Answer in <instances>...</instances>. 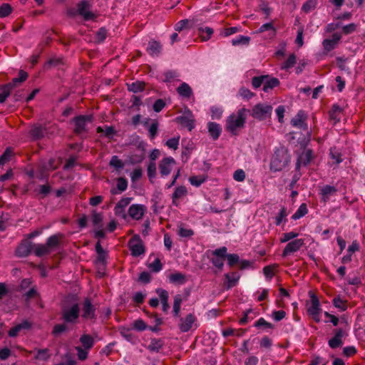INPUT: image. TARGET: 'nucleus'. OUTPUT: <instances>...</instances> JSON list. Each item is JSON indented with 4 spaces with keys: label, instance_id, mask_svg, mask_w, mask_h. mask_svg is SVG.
Masks as SVG:
<instances>
[{
    "label": "nucleus",
    "instance_id": "f257e3e1",
    "mask_svg": "<svg viewBox=\"0 0 365 365\" xmlns=\"http://www.w3.org/2000/svg\"><path fill=\"white\" fill-rule=\"evenodd\" d=\"M250 110L242 108L236 113L231 114L226 120V129L232 135H237L238 130L245 126Z\"/></svg>",
    "mask_w": 365,
    "mask_h": 365
},
{
    "label": "nucleus",
    "instance_id": "f03ea898",
    "mask_svg": "<svg viewBox=\"0 0 365 365\" xmlns=\"http://www.w3.org/2000/svg\"><path fill=\"white\" fill-rule=\"evenodd\" d=\"M289 155L287 149L280 147L275 150L270 163V169L274 172L283 170L289 162Z\"/></svg>",
    "mask_w": 365,
    "mask_h": 365
},
{
    "label": "nucleus",
    "instance_id": "7ed1b4c3",
    "mask_svg": "<svg viewBox=\"0 0 365 365\" xmlns=\"http://www.w3.org/2000/svg\"><path fill=\"white\" fill-rule=\"evenodd\" d=\"M80 316V307L77 302L64 304L61 309V318L65 323L74 324Z\"/></svg>",
    "mask_w": 365,
    "mask_h": 365
},
{
    "label": "nucleus",
    "instance_id": "20e7f679",
    "mask_svg": "<svg viewBox=\"0 0 365 365\" xmlns=\"http://www.w3.org/2000/svg\"><path fill=\"white\" fill-rule=\"evenodd\" d=\"M272 111V107L269 104L258 103L255 105L252 110H250V115L259 120H265L270 117Z\"/></svg>",
    "mask_w": 365,
    "mask_h": 365
},
{
    "label": "nucleus",
    "instance_id": "39448f33",
    "mask_svg": "<svg viewBox=\"0 0 365 365\" xmlns=\"http://www.w3.org/2000/svg\"><path fill=\"white\" fill-rule=\"evenodd\" d=\"M93 120L92 115H79L76 117L73 121L74 123V131L77 134H81L87 131V125Z\"/></svg>",
    "mask_w": 365,
    "mask_h": 365
},
{
    "label": "nucleus",
    "instance_id": "423d86ee",
    "mask_svg": "<svg viewBox=\"0 0 365 365\" xmlns=\"http://www.w3.org/2000/svg\"><path fill=\"white\" fill-rule=\"evenodd\" d=\"M81 317L85 320L96 319V307L89 298H86L83 302Z\"/></svg>",
    "mask_w": 365,
    "mask_h": 365
},
{
    "label": "nucleus",
    "instance_id": "0eeeda50",
    "mask_svg": "<svg viewBox=\"0 0 365 365\" xmlns=\"http://www.w3.org/2000/svg\"><path fill=\"white\" fill-rule=\"evenodd\" d=\"M128 246L134 257H138L145 252L143 243L138 236L132 237L128 242Z\"/></svg>",
    "mask_w": 365,
    "mask_h": 365
},
{
    "label": "nucleus",
    "instance_id": "6e6552de",
    "mask_svg": "<svg viewBox=\"0 0 365 365\" xmlns=\"http://www.w3.org/2000/svg\"><path fill=\"white\" fill-rule=\"evenodd\" d=\"M77 13L86 21L93 20L96 18L95 14L91 11L90 4L86 1H83L78 4Z\"/></svg>",
    "mask_w": 365,
    "mask_h": 365
},
{
    "label": "nucleus",
    "instance_id": "1a4fd4ad",
    "mask_svg": "<svg viewBox=\"0 0 365 365\" xmlns=\"http://www.w3.org/2000/svg\"><path fill=\"white\" fill-rule=\"evenodd\" d=\"M304 245V240L303 239H296L288 242L282 252V257H288L299 251Z\"/></svg>",
    "mask_w": 365,
    "mask_h": 365
},
{
    "label": "nucleus",
    "instance_id": "9d476101",
    "mask_svg": "<svg viewBox=\"0 0 365 365\" xmlns=\"http://www.w3.org/2000/svg\"><path fill=\"white\" fill-rule=\"evenodd\" d=\"M147 210L146 207L141 204H133L128 208L129 216L135 220L142 219Z\"/></svg>",
    "mask_w": 365,
    "mask_h": 365
},
{
    "label": "nucleus",
    "instance_id": "9b49d317",
    "mask_svg": "<svg viewBox=\"0 0 365 365\" xmlns=\"http://www.w3.org/2000/svg\"><path fill=\"white\" fill-rule=\"evenodd\" d=\"M175 160L172 157L163 158L159 163V170L163 177L168 176L175 165Z\"/></svg>",
    "mask_w": 365,
    "mask_h": 365
},
{
    "label": "nucleus",
    "instance_id": "f8f14e48",
    "mask_svg": "<svg viewBox=\"0 0 365 365\" xmlns=\"http://www.w3.org/2000/svg\"><path fill=\"white\" fill-rule=\"evenodd\" d=\"M307 312L309 314L311 315L317 322H319L320 321L319 313L321 312V308L319 301L317 297H312L311 304L307 308Z\"/></svg>",
    "mask_w": 365,
    "mask_h": 365
},
{
    "label": "nucleus",
    "instance_id": "ddd939ff",
    "mask_svg": "<svg viewBox=\"0 0 365 365\" xmlns=\"http://www.w3.org/2000/svg\"><path fill=\"white\" fill-rule=\"evenodd\" d=\"M132 200V197H123L120 199L114 207L115 215L125 219L126 214L125 212V208L130 204Z\"/></svg>",
    "mask_w": 365,
    "mask_h": 365
},
{
    "label": "nucleus",
    "instance_id": "4468645a",
    "mask_svg": "<svg viewBox=\"0 0 365 365\" xmlns=\"http://www.w3.org/2000/svg\"><path fill=\"white\" fill-rule=\"evenodd\" d=\"M307 119V115L302 110H299L297 115L291 120V125L293 127L306 130L307 128L305 120Z\"/></svg>",
    "mask_w": 365,
    "mask_h": 365
},
{
    "label": "nucleus",
    "instance_id": "2eb2a0df",
    "mask_svg": "<svg viewBox=\"0 0 365 365\" xmlns=\"http://www.w3.org/2000/svg\"><path fill=\"white\" fill-rule=\"evenodd\" d=\"M34 249V244L29 241H23L16 248V255L20 257H27Z\"/></svg>",
    "mask_w": 365,
    "mask_h": 365
},
{
    "label": "nucleus",
    "instance_id": "dca6fc26",
    "mask_svg": "<svg viewBox=\"0 0 365 365\" xmlns=\"http://www.w3.org/2000/svg\"><path fill=\"white\" fill-rule=\"evenodd\" d=\"M195 322V316L192 314H189L185 317L180 319L179 328L181 330V331L187 332L192 328Z\"/></svg>",
    "mask_w": 365,
    "mask_h": 365
},
{
    "label": "nucleus",
    "instance_id": "f3484780",
    "mask_svg": "<svg viewBox=\"0 0 365 365\" xmlns=\"http://www.w3.org/2000/svg\"><path fill=\"white\" fill-rule=\"evenodd\" d=\"M341 36L339 34L335 33L331 38H326L323 41L322 45L326 51H330L336 48Z\"/></svg>",
    "mask_w": 365,
    "mask_h": 365
},
{
    "label": "nucleus",
    "instance_id": "a211bd4d",
    "mask_svg": "<svg viewBox=\"0 0 365 365\" xmlns=\"http://www.w3.org/2000/svg\"><path fill=\"white\" fill-rule=\"evenodd\" d=\"M177 120L182 125L187 127L189 130H192V129L194 128V119L192 118L191 111L189 110H186L183 115L178 117Z\"/></svg>",
    "mask_w": 365,
    "mask_h": 365
},
{
    "label": "nucleus",
    "instance_id": "6ab92c4d",
    "mask_svg": "<svg viewBox=\"0 0 365 365\" xmlns=\"http://www.w3.org/2000/svg\"><path fill=\"white\" fill-rule=\"evenodd\" d=\"M314 157L313 151L310 149L304 150L302 154L298 157L297 163V168L299 169L300 165L304 166L309 164Z\"/></svg>",
    "mask_w": 365,
    "mask_h": 365
},
{
    "label": "nucleus",
    "instance_id": "aec40b11",
    "mask_svg": "<svg viewBox=\"0 0 365 365\" xmlns=\"http://www.w3.org/2000/svg\"><path fill=\"white\" fill-rule=\"evenodd\" d=\"M344 335L345 332L342 329H337L335 332L334 336L329 340V346L331 349H336L341 346L343 344L342 338Z\"/></svg>",
    "mask_w": 365,
    "mask_h": 365
},
{
    "label": "nucleus",
    "instance_id": "412c9836",
    "mask_svg": "<svg viewBox=\"0 0 365 365\" xmlns=\"http://www.w3.org/2000/svg\"><path fill=\"white\" fill-rule=\"evenodd\" d=\"M156 293L158 294L160 297L163 311L165 313L168 312V311L170 309V305L168 304V292L163 289H158L156 290Z\"/></svg>",
    "mask_w": 365,
    "mask_h": 365
},
{
    "label": "nucleus",
    "instance_id": "4be33fe9",
    "mask_svg": "<svg viewBox=\"0 0 365 365\" xmlns=\"http://www.w3.org/2000/svg\"><path fill=\"white\" fill-rule=\"evenodd\" d=\"M29 133L33 140H38L44 136L46 133V128L41 125H34L31 127Z\"/></svg>",
    "mask_w": 365,
    "mask_h": 365
},
{
    "label": "nucleus",
    "instance_id": "5701e85b",
    "mask_svg": "<svg viewBox=\"0 0 365 365\" xmlns=\"http://www.w3.org/2000/svg\"><path fill=\"white\" fill-rule=\"evenodd\" d=\"M187 194V188L185 186H178L175 188L172 195L173 205L178 206V200L186 196Z\"/></svg>",
    "mask_w": 365,
    "mask_h": 365
},
{
    "label": "nucleus",
    "instance_id": "b1692460",
    "mask_svg": "<svg viewBox=\"0 0 365 365\" xmlns=\"http://www.w3.org/2000/svg\"><path fill=\"white\" fill-rule=\"evenodd\" d=\"M19 77L13 78L12 81L5 84L11 91L16 88L18 85L21 84L27 79L28 74L24 71H20Z\"/></svg>",
    "mask_w": 365,
    "mask_h": 365
},
{
    "label": "nucleus",
    "instance_id": "393cba45",
    "mask_svg": "<svg viewBox=\"0 0 365 365\" xmlns=\"http://www.w3.org/2000/svg\"><path fill=\"white\" fill-rule=\"evenodd\" d=\"M207 129L210 136L214 140L220 137L222 132L220 125L214 122H209L207 123Z\"/></svg>",
    "mask_w": 365,
    "mask_h": 365
},
{
    "label": "nucleus",
    "instance_id": "a878e982",
    "mask_svg": "<svg viewBox=\"0 0 365 365\" xmlns=\"http://www.w3.org/2000/svg\"><path fill=\"white\" fill-rule=\"evenodd\" d=\"M337 190L334 186L325 185L320 190V195H322V200L324 202L329 200L331 195L335 194Z\"/></svg>",
    "mask_w": 365,
    "mask_h": 365
},
{
    "label": "nucleus",
    "instance_id": "bb28decb",
    "mask_svg": "<svg viewBox=\"0 0 365 365\" xmlns=\"http://www.w3.org/2000/svg\"><path fill=\"white\" fill-rule=\"evenodd\" d=\"M162 50L161 44L156 41H149L147 47V51L150 56H158Z\"/></svg>",
    "mask_w": 365,
    "mask_h": 365
},
{
    "label": "nucleus",
    "instance_id": "cd10ccee",
    "mask_svg": "<svg viewBox=\"0 0 365 365\" xmlns=\"http://www.w3.org/2000/svg\"><path fill=\"white\" fill-rule=\"evenodd\" d=\"M267 31V38H273L276 36V29L272 23H266L262 24L257 31V33H263Z\"/></svg>",
    "mask_w": 365,
    "mask_h": 365
},
{
    "label": "nucleus",
    "instance_id": "c85d7f7f",
    "mask_svg": "<svg viewBox=\"0 0 365 365\" xmlns=\"http://www.w3.org/2000/svg\"><path fill=\"white\" fill-rule=\"evenodd\" d=\"M169 282L175 284H183L186 282L185 275L181 272H176L168 276Z\"/></svg>",
    "mask_w": 365,
    "mask_h": 365
},
{
    "label": "nucleus",
    "instance_id": "c756f323",
    "mask_svg": "<svg viewBox=\"0 0 365 365\" xmlns=\"http://www.w3.org/2000/svg\"><path fill=\"white\" fill-rule=\"evenodd\" d=\"M33 252L36 256L39 257L51 253L46 244H34Z\"/></svg>",
    "mask_w": 365,
    "mask_h": 365
},
{
    "label": "nucleus",
    "instance_id": "7c9ffc66",
    "mask_svg": "<svg viewBox=\"0 0 365 365\" xmlns=\"http://www.w3.org/2000/svg\"><path fill=\"white\" fill-rule=\"evenodd\" d=\"M240 275L237 272H232V273H227L225 274V278L227 279V285L226 288L227 289H229L233 287H235L239 279H240Z\"/></svg>",
    "mask_w": 365,
    "mask_h": 365
},
{
    "label": "nucleus",
    "instance_id": "2f4dec72",
    "mask_svg": "<svg viewBox=\"0 0 365 365\" xmlns=\"http://www.w3.org/2000/svg\"><path fill=\"white\" fill-rule=\"evenodd\" d=\"M30 327V324L27 321H24L22 323L19 324L11 328L9 331V336L11 337H15L18 335V334L22 330V329H27Z\"/></svg>",
    "mask_w": 365,
    "mask_h": 365
},
{
    "label": "nucleus",
    "instance_id": "473e14b6",
    "mask_svg": "<svg viewBox=\"0 0 365 365\" xmlns=\"http://www.w3.org/2000/svg\"><path fill=\"white\" fill-rule=\"evenodd\" d=\"M163 344L164 342L162 339L152 338L149 345H148L146 348L151 352H158L163 347Z\"/></svg>",
    "mask_w": 365,
    "mask_h": 365
},
{
    "label": "nucleus",
    "instance_id": "72a5a7b5",
    "mask_svg": "<svg viewBox=\"0 0 365 365\" xmlns=\"http://www.w3.org/2000/svg\"><path fill=\"white\" fill-rule=\"evenodd\" d=\"M177 91L180 96L185 98H190L192 95V91L190 86L186 83H182L178 88Z\"/></svg>",
    "mask_w": 365,
    "mask_h": 365
},
{
    "label": "nucleus",
    "instance_id": "f704fd0d",
    "mask_svg": "<svg viewBox=\"0 0 365 365\" xmlns=\"http://www.w3.org/2000/svg\"><path fill=\"white\" fill-rule=\"evenodd\" d=\"M85 349H91L94 345V339L89 334H83L79 339Z\"/></svg>",
    "mask_w": 365,
    "mask_h": 365
},
{
    "label": "nucleus",
    "instance_id": "c9c22d12",
    "mask_svg": "<svg viewBox=\"0 0 365 365\" xmlns=\"http://www.w3.org/2000/svg\"><path fill=\"white\" fill-rule=\"evenodd\" d=\"M279 85V81L277 78H267L264 80L263 91L264 92H269L270 90L278 86Z\"/></svg>",
    "mask_w": 365,
    "mask_h": 365
},
{
    "label": "nucleus",
    "instance_id": "e433bc0d",
    "mask_svg": "<svg viewBox=\"0 0 365 365\" xmlns=\"http://www.w3.org/2000/svg\"><path fill=\"white\" fill-rule=\"evenodd\" d=\"M182 302V299L180 294H176L174 297L173 313L175 317H178L180 316Z\"/></svg>",
    "mask_w": 365,
    "mask_h": 365
},
{
    "label": "nucleus",
    "instance_id": "4c0bfd02",
    "mask_svg": "<svg viewBox=\"0 0 365 365\" xmlns=\"http://www.w3.org/2000/svg\"><path fill=\"white\" fill-rule=\"evenodd\" d=\"M194 231L190 228L185 227L182 225H180L178 229V235L182 238L190 239L194 235Z\"/></svg>",
    "mask_w": 365,
    "mask_h": 365
},
{
    "label": "nucleus",
    "instance_id": "58836bf2",
    "mask_svg": "<svg viewBox=\"0 0 365 365\" xmlns=\"http://www.w3.org/2000/svg\"><path fill=\"white\" fill-rule=\"evenodd\" d=\"M46 247L49 249L51 252L53 251L59 245V237L58 235L50 236L46 242Z\"/></svg>",
    "mask_w": 365,
    "mask_h": 365
},
{
    "label": "nucleus",
    "instance_id": "ea45409f",
    "mask_svg": "<svg viewBox=\"0 0 365 365\" xmlns=\"http://www.w3.org/2000/svg\"><path fill=\"white\" fill-rule=\"evenodd\" d=\"M128 91L133 93L141 92L145 88V83L142 81H135L131 83L127 84Z\"/></svg>",
    "mask_w": 365,
    "mask_h": 365
},
{
    "label": "nucleus",
    "instance_id": "a19ab883",
    "mask_svg": "<svg viewBox=\"0 0 365 365\" xmlns=\"http://www.w3.org/2000/svg\"><path fill=\"white\" fill-rule=\"evenodd\" d=\"M120 334L125 339L129 342L135 343L136 341L135 336L130 332L129 329L125 327H120Z\"/></svg>",
    "mask_w": 365,
    "mask_h": 365
},
{
    "label": "nucleus",
    "instance_id": "79ce46f5",
    "mask_svg": "<svg viewBox=\"0 0 365 365\" xmlns=\"http://www.w3.org/2000/svg\"><path fill=\"white\" fill-rule=\"evenodd\" d=\"M250 41V38L249 36L240 35L232 40V44L233 46L248 45Z\"/></svg>",
    "mask_w": 365,
    "mask_h": 365
},
{
    "label": "nucleus",
    "instance_id": "37998d69",
    "mask_svg": "<svg viewBox=\"0 0 365 365\" xmlns=\"http://www.w3.org/2000/svg\"><path fill=\"white\" fill-rule=\"evenodd\" d=\"M308 212V209L307 205L305 203H302L295 213L292 215V218L293 220H298L302 217H304Z\"/></svg>",
    "mask_w": 365,
    "mask_h": 365
},
{
    "label": "nucleus",
    "instance_id": "c03bdc74",
    "mask_svg": "<svg viewBox=\"0 0 365 365\" xmlns=\"http://www.w3.org/2000/svg\"><path fill=\"white\" fill-rule=\"evenodd\" d=\"M297 63V58L295 54L292 53L289 56L288 58L284 63L282 65L281 68L284 70H287L292 68Z\"/></svg>",
    "mask_w": 365,
    "mask_h": 365
},
{
    "label": "nucleus",
    "instance_id": "a18cd8bd",
    "mask_svg": "<svg viewBox=\"0 0 365 365\" xmlns=\"http://www.w3.org/2000/svg\"><path fill=\"white\" fill-rule=\"evenodd\" d=\"M103 215L100 212H97L96 211L93 212L91 220L93 225L98 228L102 227V222H103Z\"/></svg>",
    "mask_w": 365,
    "mask_h": 365
},
{
    "label": "nucleus",
    "instance_id": "49530a36",
    "mask_svg": "<svg viewBox=\"0 0 365 365\" xmlns=\"http://www.w3.org/2000/svg\"><path fill=\"white\" fill-rule=\"evenodd\" d=\"M317 5V0H307L302 7V10L305 13H309L315 9Z\"/></svg>",
    "mask_w": 365,
    "mask_h": 365
},
{
    "label": "nucleus",
    "instance_id": "de8ad7c7",
    "mask_svg": "<svg viewBox=\"0 0 365 365\" xmlns=\"http://www.w3.org/2000/svg\"><path fill=\"white\" fill-rule=\"evenodd\" d=\"M51 356L48 349H38L35 358L40 361H47Z\"/></svg>",
    "mask_w": 365,
    "mask_h": 365
},
{
    "label": "nucleus",
    "instance_id": "09e8293b",
    "mask_svg": "<svg viewBox=\"0 0 365 365\" xmlns=\"http://www.w3.org/2000/svg\"><path fill=\"white\" fill-rule=\"evenodd\" d=\"M213 34V30L210 27L200 28L199 29V34L203 41L208 40L212 34Z\"/></svg>",
    "mask_w": 365,
    "mask_h": 365
},
{
    "label": "nucleus",
    "instance_id": "8fccbe9b",
    "mask_svg": "<svg viewBox=\"0 0 365 365\" xmlns=\"http://www.w3.org/2000/svg\"><path fill=\"white\" fill-rule=\"evenodd\" d=\"M287 215V209L284 207H282L279 213L275 217V224L277 225H279L282 222H285Z\"/></svg>",
    "mask_w": 365,
    "mask_h": 365
},
{
    "label": "nucleus",
    "instance_id": "3c124183",
    "mask_svg": "<svg viewBox=\"0 0 365 365\" xmlns=\"http://www.w3.org/2000/svg\"><path fill=\"white\" fill-rule=\"evenodd\" d=\"M341 113V108L339 106H336V105H334L331 109V110H330L329 112V117L331 119L335 120V121H339V119H340V114Z\"/></svg>",
    "mask_w": 365,
    "mask_h": 365
},
{
    "label": "nucleus",
    "instance_id": "603ef678",
    "mask_svg": "<svg viewBox=\"0 0 365 365\" xmlns=\"http://www.w3.org/2000/svg\"><path fill=\"white\" fill-rule=\"evenodd\" d=\"M13 151L11 148H7L0 157V167L9 162L12 156Z\"/></svg>",
    "mask_w": 365,
    "mask_h": 365
},
{
    "label": "nucleus",
    "instance_id": "864d4df0",
    "mask_svg": "<svg viewBox=\"0 0 365 365\" xmlns=\"http://www.w3.org/2000/svg\"><path fill=\"white\" fill-rule=\"evenodd\" d=\"M110 165L116 170H120L124 167V163L118 156L114 155L110 159Z\"/></svg>",
    "mask_w": 365,
    "mask_h": 365
},
{
    "label": "nucleus",
    "instance_id": "5fc2aeb1",
    "mask_svg": "<svg viewBox=\"0 0 365 365\" xmlns=\"http://www.w3.org/2000/svg\"><path fill=\"white\" fill-rule=\"evenodd\" d=\"M148 267L151 271L158 272L163 269V264L160 259L156 258L153 262L149 264Z\"/></svg>",
    "mask_w": 365,
    "mask_h": 365
},
{
    "label": "nucleus",
    "instance_id": "6e6d98bb",
    "mask_svg": "<svg viewBox=\"0 0 365 365\" xmlns=\"http://www.w3.org/2000/svg\"><path fill=\"white\" fill-rule=\"evenodd\" d=\"M267 78V76H255L252 80V85L254 88H259L264 85V80Z\"/></svg>",
    "mask_w": 365,
    "mask_h": 365
},
{
    "label": "nucleus",
    "instance_id": "4d7b16f0",
    "mask_svg": "<svg viewBox=\"0 0 365 365\" xmlns=\"http://www.w3.org/2000/svg\"><path fill=\"white\" fill-rule=\"evenodd\" d=\"M147 327L145 322L141 319H136L133 323V328L139 331L145 330Z\"/></svg>",
    "mask_w": 365,
    "mask_h": 365
},
{
    "label": "nucleus",
    "instance_id": "13d9d810",
    "mask_svg": "<svg viewBox=\"0 0 365 365\" xmlns=\"http://www.w3.org/2000/svg\"><path fill=\"white\" fill-rule=\"evenodd\" d=\"M11 90L6 86L0 88V103H4L11 93Z\"/></svg>",
    "mask_w": 365,
    "mask_h": 365
},
{
    "label": "nucleus",
    "instance_id": "bf43d9fd",
    "mask_svg": "<svg viewBox=\"0 0 365 365\" xmlns=\"http://www.w3.org/2000/svg\"><path fill=\"white\" fill-rule=\"evenodd\" d=\"M298 235H299V233L293 232V231L287 232V233H284V234H282V236L280 238V242L284 243V242H289V240L298 237Z\"/></svg>",
    "mask_w": 365,
    "mask_h": 365
},
{
    "label": "nucleus",
    "instance_id": "052dcab7",
    "mask_svg": "<svg viewBox=\"0 0 365 365\" xmlns=\"http://www.w3.org/2000/svg\"><path fill=\"white\" fill-rule=\"evenodd\" d=\"M331 158L334 160L336 164H339L342 162V158L341 153L336 150L335 148H331L329 153Z\"/></svg>",
    "mask_w": 365,
    "mask_h": 365
},
{
    "label": "nucleus",
    "instance_id": "680f3d73",
    "mask_svg": "<svg viewBox=\"0 0 365 365\" xmlns=\"http://www.w3.org/2000/svg\"><path fill=\"white\" fill-rule=\"evenodd\" d=\"M76 350L77 351V356L79 360L84 361L87 359L89 349H83L81 346H76Z\"/></svg>",
    "mask_w": 365,
    "mask_h": 365
},
{
    "label": "nucleus",
    "instance_id": "e2e57ef3",
    "mask_svg": "<svg viewBox=\"0 0 365 365\" xmlns=\"http://www.w3.org/2000/svg\"><path fill=\"white\" fill-rule=\"evenodd\" d=\"M210 112L212 119H220L222 116L223 110L221 108L212 106L210 108Z\"/></svg>",
    "mask_w": 365,
    "mask_h": 365
},
{
    "label": "nucleus",
    "instance_id": "0e129e2a",
    "mask_svg": "<svg viewBox=\"0 0 365 365\" xmlns=\"http://www.w3.org/2000/svg\"><path fill=\"white\" fill-rule=\"evenodd\" d=\"M255 327H263L266 329H272L274 327L273 324L267 322L264 318H259L255 323Z\"/></svg>",
    "mask_w": 365,
    "mask_h": 365
},
{
    "label": "nucleus",
    "instance_id": "69168bd1",
    "mask_svg": "<svg viewBox=\"0 0 365 365\" xmlns=\"http://www.w3.org/2000/svg\"><path fill=\"white\" fill-rule=\"evenodd\" d=\"M357 28V25L356 24L351 23L348 25L342 26V32L345 35H348L354 33Z\"/></svg>",
    "mask_w": 365,
    "mask_h": 365
},
{
    "label": "nucleus",
    "instance_id": "338daca9",
    "mask_svg": "<svg viewBox=\"0 0 365 365\" xmlns=\"http://www.w3.org/2000/svg\"><path fill=\"white\" fill-rule=\"evenodd\" d=\"M180 137L168 139L165 145L171 149L176 150L178 148Z\"/></svg>",
    "mask_w": 365,
    "mask_h": 365
},
{
    "label": "nucleus",
    "instance_id": "774afa93",
    "mask_svg": "<svg viewBox=\"0 0 365 365\" xmlns=\"http://www.w3.org/2000/svg\"><path fill=\"white\" fill-rule=\"evenodd\" d=\"M11 13V7L8 4H4L0 6V16L6 17Z\"/></svg>",
    "mask_w": 365,
    "mask_h": 365
}]
</instances>
